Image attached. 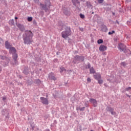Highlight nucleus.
<instances>
[{"label": "nucleus", "instance_id": "20", "mask_svg": "<svg viewBox=\"0 0 131 131\" xmlns=\"http://www.w3.org/2000/svg\"><path fill=\"white\" fill-rule=\"evenodd\" d=\"M97 42L99 45H100V43H103V40L102 39H99L98 41H97Z\"/></svg>", "mask_w": 131, "mask_h": 131}, {"label": "nucleus", "instance_id": "10", "mask_svg": "<svg viewBox=\"0 0 131 131\" xmlns=\"http://www.w3.org/2000/svg\"><path fill=\"white\" fill-rule=\"evenodd\" d=\"M90 102L92 103L93 104L94 107H96V106L98 105V103H97V100L95 99H90Z\"/></svg>", "mask_w": 131, "mask_h": 131}, {"label": "nucleus", "instance_id": "25", "mask_svg": "<svg viewBox=\"0 0 131 131\" xmlns=\"http://www.w3.org/2000/svg\"><path fill=\"white\" fill-rule=\"evenodd\" d=\"M113 33H115V31H112V32H108L109 35H111V34H113Z\"/></svg>", "mask_w": 131, "mask_h": 131}, {"label": "nucleus", "instance_id": "26", "mask_svg": "<svg viewBox=\"0 0 131 131\" xmlns=\"http://www.w3.org/2000/svg\"><path fill=\"white\" fill-rule=\"evenodd\" d=\"M84 109H85V107H81L79 108V110L80 111H84Z\"/></svg>", "mask_w": 131, "mask_h": 131}, {"label": "nucleus", "instance_id": "35", "mask_svg": "<svg viewBox=\"0 0 131 131\" xmlns=\"http://www.w3.org/2000/svg\"><path fill=\"white\" fill-rule=\"evenodd\" d=\"M127 97H128L129 98H130V96L128 95V94H126Z\"/></svg>", "mask_w": 131, "mask_h": 131}, {"label": "nucleus", "instance_id": "8", "mask_svg": "<svg viewBox=\"0 0 131 131\" xmlns=\"http://www.w3.org/2000/svg\"><path fill=\"white\" fill-rule=\"evenodd\" d=\"M16 26H17V27L19 28L21 31H24V30H25V28L24 27V26L21 25L20 24H16Z\"/></svg>", "mask_w": 131, "mask_h": 131}, {"label": "nucleus", "instance_id": "16", "mask_svg": "<svg viewBox=\"0 0 131 131\" xmlns=\"http://www.w3.org/2000/svg\"><path fill=\"white\" fill-rule=\"evenodd\" d=\"M126 92H128L129 94H131V87H128L125 89Z\"/></svg>", "mask_w": 131, "mask_h": 131}, {"label": "nucleus", "instance_id": "22", "mask_svg": "<svg viewBox=\"0 0 131 131\" xmlns=\"http://www.w3.org/2000/svg\"><path fill=\"white\" fill-rule=\"evenodd\" d=\"M9 22L11 25H14V19L10 20Z\"/></svg>", "mask_w": 131, "mask_h": 131}, {"label": "nucleus", "instance_id": "13", "mask_svg": "<svg viewBox=\"0 0 131 131\" xmlns=\"http://www.w3.org/2000/svg\"><path fill=\"white\" fill-rule=\"evenodd\" d=\"M5 47L6 49H8V50L12 48V45H10V42L9 41H6L5 42Z\"/></svg>", "mask_w": 131, "mask_h": 131}, {"label": "nucleus", "instance_id": "18", "mask_svg": "<svg viewBox=\"0 0 131 131\" xmlns=\"http://www.w3.org/2000/svg\"><path fill=\"white\" fill-rule=\"evenodd\" d=\"M97 80H98V83L99 84H102V83H103V80H102V78L101 79H98Z\"/></svg>", "mask_w": 131, "mask_h": 131}, {"label": "nucleus", "instance_id": "3", "mask_svg": "<svg viewBox=\"0 0 131 131\" xmlns=\"http://www.w3.org/2000/svg\"><path fill=\"white\" fill-rule=\"evenodd\" d=\"M13 61L11 62V65L13 66H15V65H18V61H17V59H18V55L17 54L14 53L12 56Z\"/></svg>", "mask_w": 131, "mask_h": 131}, {"label": "nucleus", "instance_id": "19", "mask_svg": "<svg viewBox=\"0 0 131 131\" xmlns=\"http://www.w3.org/2000/svg\"><path fill=\"white\" fill-rule=\"evenodd\" d=\"M72 2L74 5H75L78 3V0H72Z\"/></svg>", "mask_w": 131, "mask_h": 131}, {"label": "nucleus", "instance_id": "32", "mask_svg": "<svg viewBox=\"0 0 131 131\" xmlns=\"http://www.w3.org/2000/svg\"><path fill=\"white\" fill-rule=\"evenodd\" d=\"M87 81H88V82H91V79L90 78H88Z\"/></svg>", "mask_w": 131, "mask_h": 131}, {"label": "nucleus", "instance_id": "37", "mask_svg": "<svg viewBox=\"0 0 131 131\" xmlns=\"http://www.w3.org/2000/svg\"><path fill=\"white\" fill-rule=\"evenodd\" d=\"M127 2H130L131 0H126Z\"/></svg>", "mask_w": 131, "mask_h": 131}, {"label": "nucleus", "instance_id": "6", "mask_svg": "<svg viewBox=\"0 0 131 131\" xmlns=\"http://www.w3.org/2000/svg\"><path fill=\"white\" fill-rule=\"evenodd\" d=\"M75 60H77V61H80V60H82V61H84V56H79L78 55H76L75 56Z\"/></svg>", "mask_w": 131, "mask_h": 131}, {"label": "nucleus", "instance_id": "7", "mask_svg": "<svg viewBox=\"0 0 131 131\" xmlns=\"http://www.w3.org/2000/svg\"><path fill=\"white\" fill-rule=\"evenodd\" d=\"M99 51L100 52H104L105 51H107V47H106L104 45H101L99 47Z\"/></svg>", "mask_w": 131, "mask_h": 131}, {"label": "nucleus", "instance_id": "11", "mask_svg": "<svg viewBox=\"0 0 131 131\" xmlns=\"http://www.w3.org/2000/svg\"><path fill=\"white\" fill-rule=\"evenodd\" d=\"M9 50V53L10 54H16V49L14 47H12Z\"/></svg>", "mask_w": 131, "mask_h": 131}, {"label": "nucleus", "instance_id": "43", "mask_svg": "<svg viewBox=\"0 0 131 131\" xmlns=\"http://www.w3.org/2000/svg\"><path fill=\"white\" fill-rule=\"evenodd\" d=\"M3 100H5V98H3Z\"/></svg>", "mask_w": 131, "mask_h": 131}, {"label": "nucleus", "instance_id": "21", "mask_svg": "<svg viewBox=\"0 0 131 131\" xmlns=\"http://www.w3.org/2000/svg\"><path fill=\"white\" fill-rule=\"evenodd\" d=\"M28 22H31V21H32V17H28Z\"/></svg>", "mask_w": 131, "mask_h": 131}, {"label": "nucleus", "instance_id": "28", "mask_svg": "<svg viewBox=\"0 0 131 131\" xmlns=\"http://www.w3.org/2000/svg\"><path fill=\"white\" fill-rule=\"evenodd\" d=\"M0 58H1V59L2 60H4L5 59H6V56H2V55H0Z\"/></svg>", "mask_w": 131, "mask_h": 131}, {"label": "nucleus", "instance_id": "12", "mask_svg": "<svg viewBox=\"0 0 131 131\" xmlns=\"http://www.w3.org/2000/svg\"><path fill=\"white\" fill-rule=\"evenodd\" d=\"M94 78L96 79V80H98L99 79H101L102 77H101V75L100 74L98 73L96 75H94Z\"/></svg>", "mask_w": 131, "mask_h": 131}, {"label": "nucleus", "instance_id": "15", "mask_svg": "<svg viewBox=\"0 0 131 131\" xmlns=\"http://www.w3.org/2000/svg\"><path fill=\"white\" fill-rule=\"evenodd\" d=\"M90 73L92 74H94V73H96V71H95V69H94L93 68H91L90 69Z\"/></svg>", "mask_w": 131, "mask_h": 131}, {"label": "nucleus", "instance_id": "23", "mask_svg": "<svg viewBox=\"0 0 131 131\" xmlns=\"http://www.w3.org/2000/svg\"><path fill=\"white\" fill-rule=\"evenodd\" d=\"M80 17L81 19H84V15L82 14H80Z\"/></svg>", "mask_w": 131, "mask_h": 131}, {"label": "nucleus", "instance_id": "42", "mask_svg": "<svg viewBox=\"0 0 131 131\" xmlns=\"http://www.w3.org/2000/svg\"><path fill=\"white\" fill-rule=\"evenodd\" d=\"M9 61H10V59H8V62H9Z\"/></svg>", "mask_w": 131, "mask_h": 131}, {"label": "nucleus", "instance_id": "38", "mask_svg": "<svg viewBox=\"0 0 131 131\" xmlns=\"http://www.w3.org/2000/svg\"><path fill=\"white\" fill-rule=\"evenodd\" d=\"M104 85L106 86V88H107L106 84H104Z\"/></svg>", "mask_w": 131, "mask_h": 131}, {"label": "nucleus", "instance_id": "30", "mask_svg": "<svg viewBox=\"0 0 131 131\" xmlns=\"http://www.w3.org/2000/svg\"><path fill=\"white\" fill-rule=\"evenodd\" d=\"M98 2L99 4H102L104 2V0H98Z\"/></svg>", "mask_w": 131, "mask_h": 131}, {"label": "nucleus", "instance_id": "41", "mask_svg": "<svg viewBox=\"0 0 131 131\" xmlns=\"http://www.w3.org/2000/svg\"><path fill=\"white\" fill-rule=\"evenodd\" d=\"M92 14H94V12H92Z\"/></svg>", "mask_w": 131, "mask_h": 131}, {"label": "nucleus", "instance_id": "27", "mask_svg": "<svg viewBox=\"0 0 131 131\" xmlns=\"http://www.w3.org/2000/svg\"><path fill=\"white\" fill-rule=\"evenodd\" d=\"M111 113L112 115H116V112H114V111H113Z\"/></svg>", "mask_w": 131, "mask_h": 131}, {"label": "nucleus", "instance_id": "36", "mask_svg": "<svg viewBox=\"0 0 131 131\" xmlns=\"http://www.w3.org/2000/svg\"><path fill=\"white\" fill-rule=\"evenodd\" d=\"M15 19L16 20H17V19H18V17H15Z\"/></svg>", "mask_w": 131, "mask_h": 131}, {"label": "nucleus", "instance_id": "1", "mask_svg": "<svg viewBox=\"0 0 131 131\" xmlns=\"http://www.w3.org/2000/svg\"><path fill=\"white\" fill-rule=\"evenodd\" d=\"M26 36L24 37V42L26 45H30L33 41L32 37H33V33L31 31H26L25 32Z\"/></svg>", "mask_w": 131, "mask_h": 131}, {"label": "nucleus", "instance_id": "33", "mask_svg": "<svg viewBox=\"0 0 131 131\" xmlns=\"http://www.w3.org/2000/svg\"><path fill=\"white\" fill-rule=\"evenodd\" d=\"M47 3H48V4H49V5L48 6V8H50V6H51V3H50V1L49 0L47 1Z\"/></svg>", "mask_w": 131, "mask_h": 131}, {"label": "nucleus", "instance_id": "4", "mask_svg": "<svg viewBox=\"0 0 131 131\" xmlns=\"http://www.w3.org/2000/svg\"><path fill=\"white\" fill-rule=\"evenodd\" d=\"M40 99L41 100L42 104H44V105H49V100H48V98L41 97L40 98Z\"/></svg>", "mask_w": 131, "mask_h": 131}, {"label": "nucleus", "instance_id": "24", "mask_svg": "<svg viewBox=\"0 0 131 131\" xmlns=\"http://www.w3.org/2000/svg\"><path fill=\"white\" fill-rule=\"evenodd\" d=\"M121 66H123V67L126 66V63H125V62H123L121 63Z\"/></svg>", "mask_w": 131, "mask_h": 131}, {"label": "nucleus", "instance_id": "14", "mask_svg": "<svg viewBox=\"0 0 131 131\" xmlns=\"http://www.w3.org/2000/svg\"><path fill=\"white\" fill-rule=\"evenodd\" d=\"M40 6L41 8H42V9H43V10H45L46 12H47V11H49V8L47 7V4H46L45 5L40 4Z\"/></svg>", "mask_w": 131, "mask_h": 131}, {"label": "nucleus", "instance_id": "2", "mask_svg": "<svg viewBox=\"0 0 131 131\" xmlns=\"http://www.w3.org/2000/svg\"><path fill=\"white\" fill-rule=\"evenodd\" d=\"M70 35H71V30L70 28H67L64 31L61 32V36L63 38H64V39H67Z\"/></svg>", "mask_w": 131, "mask_h": 131}, {"label": "nucleus", "instance_id": "40", "mask_svg": "<svg viewBox=\"0 0 131 131\" xmlns=\"http://www.w3.org/2000/svg\"><path fill=\"white\" fill-rule=\"evenodd\" d=\"M38 81L40 82V81L39 80H38Z\"/></svg>", "mask_w": 131, "mask_h": 131}, {"label": "nucleus", "instance_id": "9", "mask_svg": "<svg viewBox=\"0 0 131 131\" xmlns=\"http://www.w3.org/2000/svg\"><path fill=\"white\" fill-rule=\"evenodd\" d=\"M49 78L51 80H56L57 78L54 76V73H51L49 74Z\"/></svg>", "mask_w": 131, "mask_h": 131}, {"label": "nucleus", "instance_id": "31", "mask_svg": "<svg viewBox=\"0 0 131 131\" xmlns=\"http://www.w3.org/2000/svg\"><path fill=\"white\" fill-rule=\"evenodd\" d=\"M127 24H128V25H131V20L127 21Z\"/></svg>", "mask_w": 131, "mask_h": 131}, {"label": "nucleus", "instance_id": "29", "mask_svg": "<svg viewBox=\"0 0 131 131\" xmlns=\"http://www.w3.org/2000/svg\"><path fill=\"white\" fill-rule=\"evenodd\" d=\"M109 111H110V112L112 113L113 111H114V109L110 107L109 109Z\"/></svg>", "mask_w": 131, "mask_h": 131}, {"label": "nucleus", "instance_id": "17", "mask_svg": "<svg viewBox=\"0 0 131 131\" xmlns=\"http://www.w3.org/2000/svg\"><path fill=\"white\" fill-rule=\"evenodd\" d=\"M60 73H62L63 71H66V69H65V68H64L63 67H61L60 68Z\"/></svg>", "mask_w": 131, "mask_h": 131}, {"label": "nucleus", "instance_id": "34", "mask_svg": "<svg viewBox=\"0 0 131 131\" xmlns=\"http://www.w3.org/2000/svg\"><path fill=\"white\" fill-rule=\"evenodd\" d=\"M88 68H91V64L90 63H88Z\"/></svg>", "mask_w": 131, "mask_h": 131}, {"label": "nucleus", "instance_id": "39", "mask_svg": "<svg viewBox=\"0 0 131 131\" xmlns=\"http://www.w3.org/2000/svg\"><path fill=\"white\" fill-rule=\"evenodd\" d=\"M81 30V31H83V29H82V30Z\"/></svg>", "mask_w": 131, "mask_h": 131}, {"label": "nucleus", "instance_id": "5", "mask_svg": "<svg viewBox=\"0 0 131 131\" xmlns=\"http://www.w3.org/2000/svg\"><path fill=\"white\" fill-rule=\"evenodd\" d=\"M118 48L120 51H125L126 50V46L123 43L119 44Z\"/></svg>", "mask_w": 131, "mask_h": 131}]
</instances>
